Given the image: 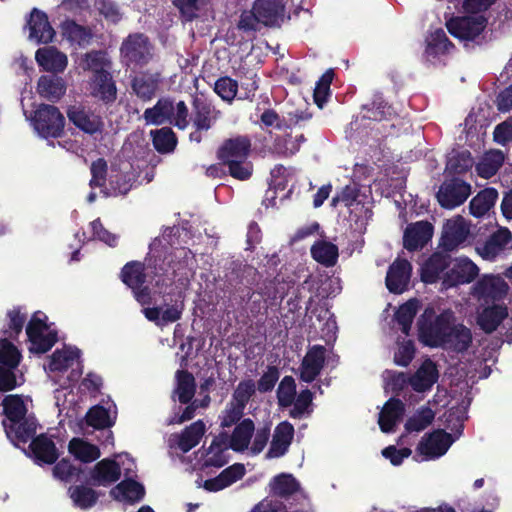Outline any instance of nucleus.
<instances>
[{"mask_svg": "<svg viewBox=\"0 0 512 512\" xmlns=\"http://www.w3.org/2000/svg\"><path fill=\"white\" fill-rule=\"evenodd\" d=\"M453 441L450 433L443 429H437L422 438L417 446V451L428 459L438 458L448 451Z\"/></svg>", "mask_w": 512, "mask_h": 512, "instance_id": "nucleus-8", "label": "nucleus"}, {"mask_svg": "<svg viewBox=\"0 0 512 512\" xmlns=\"http://www.w3.org/2000/svg\"><path fill=\"white\" fill-rule=\"evenodd\" d=\"M86 424L94 429L101 430L110 428L114 425L111 420L109 410L102 405L91 407L85 416Z\"/></svg>", "mask_w": 512, "mask_h": 512, "instance_id": "nucleus-56", "label": "nucleus"}, {"mask_svg": "<svg viewBox=\"0 0 512 512\" xmlns=\"http://www.w3.org/2000/svg\"><path fill=\"white\" fill-rule=\"evenodd\" d=\"M28 27L30 40L36 43H48L53 40L55 32L44 12L36 8L33 9L28 20Z\"/></svg>", "mask_w": 512, "mask_h": 512, "instance_id": "nucleus-21", "label": "nucleus"}, {"mask_svg": "<svg viewBox=\"0 0 512 512\" xmlns=\"http://www.w3.org/2000/svg\"><path fill=\"white\" fill-rule=\"evenodd\" d=\"M450 263L451 258L448 254L434 252L420 268L421 281L425 284L436 283L440 278V274L449 267Z\"/></svg>", "mask_w": 512, "mask_h": 512, "instance_id": "nucleus-22", "label": "nucleus"}, {"mask_svg": "<svg viewBox=\"0 0 512 512\" xmlns=\"http://www.w3.org/2000/svg\"><path fill=\"white\" fill-rule=\"evenodd\" d=\"M79 357L80 351L78 349H56L50 356L49 370L51 372H65Z\"/></svg>", "mask_w": 512, "mask_h": 512, "instance_id": "nucleus-51", "label": "nucleus"}, {"mask_svg": "<svg viewBox=\"0 0 512 512\" xmlns=\"http://www.w3.org/2000/svg\"><path fill=\"white\" fill-rule=\"evenodd\" d=\"M504 160V154L500 150H490L486 152L475 166L478 176L484 179H490L497 174Z\"/></svg>", "mask_w": 512, "mask_h": 512, "instance_id": "nucleus-45", "label": "nucleus"}, {"mask_svg": "<svg viewBox=\"0 0 512 512\" xmlns=\"http://www.w3.org/2000/svg\"><path fill=\"white\" fill-rule=\"evenodd\" d=\"M196 392L195 378L192 373L187 370H177L176 387L173 391L172 399L177 396L181 404H188L194 398Z\"/></svg>", "mask_w": 512, "mask_h": 512, "instance_id": "nucleus-40", "label": "nucleus"}, {"mask_svg": "<svg viewBox=\"0 0 512 512\" xmlns=\"http://www.w3.org/2000/svg\"><path fill=\"white\" fill-rule=\"evenodd\" d=\"M29 451L30 456L39 465L54 464L59 458V452L54 441L45 433L35 436L31 440Z\"/></svg>", "mask_w": 512, "mask_h": 512, "instance_id": "nucleus-14", "label": "nucleus"}, {"mask_svg": "<svg viewBox=\"0 0 512 512\" xmlns=\"http://www.w3.org/2000/svg\"><path fill=\"white\" fill-rule=\"evenodd\" d=\"M7 318L8 327L3 333L12 339H17L22 332L27 316L21 312V307H14L7 312Z\"/></svg>", "mask_w": 512, "mask_h": 512, "instance_id": "nucleus-60", "label": "nucleus"}, {"mask_svg": "<svg viewBox=\"0 0 512 512\" xmlns=\"http://www.w3.org/2000/svg\"><path fill=\"white\" fill-rule=\"evenodd\" d=\"M171 260L161 254L153 255L147 259V268L154 280L157 293L162 296H177L178 291H183L189 285L188 276H178L175 269H171Z\"/></svg>", "mask_w": 512, "mask_h": 512, "instance_id": "nucleus-1", "label": "nucleus"}, {"mask_svg": "<svg viewBox=\"0 0 512 512\" xmlns=\"http://www.w3.org/2000/svg\"><path fill=\"white\" fill-rule=\"evenodd\" d=\"M453 44L449 41L443 29H436L426 39L425 56L433 61L440 55L449 53Z\"/></svg>", "mask_w": 512, "mask_h": 512, "instance_id": "nucleus-43", "label": "nucleus"}, {"mask_svg": "<svg viewBox=\"0 0 512 512\" xmlns=\"http://www.w3.org/2000/svg\"><path fill=\"white\" fill-rule=\"evenodd\" d=\"M255 431V424L252 419H242L234 428L231 436H228L229 446L235 452L245 451L251 442Z\"/></svg>", "mask_w": 512, "mask_h": 512, "instance_id": "nucleus-32", "label": "nucleus"}, {"mask_svg": "<svg viewBox=\"0 0 512 512\" xmlns=\"http://www.w3.org/2000/svg\"><path fill=\"white\" fill-rule=\"evenodd\" d=\"M122 61L131 68L142 67L153 58V46L143 34L129 35L121 45Z\"/></svg>", "mask_w": 512, "mask_h": 512, "instance_id": "nucleus-4", "label": "nucleus"}, {"mask_svg": "<svg viewBox=\"0 0 512 512\" xmlns=\"http://www.w3.org/2000/svg\"><path fill=\"white\" fill-rule=\"evenodd\" d=\"M159 83V74H143L132 81L134 93L143 100H150L156 93Z\"/></svg>", "mask_w": 512, "mask_h": 512, "instance_id": "nucleus-50", "label": "nucleus"}, {"mask_svg": "<svg viewBox=\"0 0 512 512\" xmlns=\"http://www.w3.org/2000/svg\"><path fill=\"white\" fill-rule=\"evenodd\" d=\"M294 427L288 421L279 423L273 434L270 448L267 452L268 458H279L283 456L293 440Z\"/></svg>", "mask_w": 512, "mask_h": 512, "instance_id": "nucleus-24", "label": "nucleus"}, {"mask_svg": "<svg viewBox=\"0 0 512 512\" xmlns=\"http://www.w3.org/2000/svg\"><path fill=\"white\" fill-rule=\"evenodd\" d=\"M296 397V383L292 376H285L277 389L278 404L281 407H289Z\"/></svg>", "mask_w": 512, "mask_h": 512, "instance_id": "nucleus-59", "label": "nucleus"}, {"mask_svg": "<svg viewBox=\"0 0 512 512\" xmlns=\"http://www.w3.org/2000/svg\"><path fill=\"white\" fill-rule=\"evenodd\" d=\"M89 86L91 94L105 102H112L116 99L117 89L110 71L99 76L92 75Z\"/></svg>", "mask_w": 512, "mask_h": 512, "instance_id": "nucleus-35", "label": "nucleus"}, {"mask_svg": "<svg viewBox=\"0 0 512 512\" xmlns=\"http://www.w3.org/2000/svg\"><path fill=\"white\" fill-rule=\"evenodd\" d=\"M438 378L439 372L435 362L427 358L409 378V383L416 392H425L432 388Z\"/></svg>", "mask_w": 512, "mask_h": 512, "instance_id": "nucleus-23", "label": "nucleus"}, {"mask_svg": "<svg viewBox=\"0 0 512 512\" xmlns=\"http://www.w3.org/2000/svg\"><path fill=\"white\" fill-rule=\"evenodd\" d=\"M498 196V191L494 187H487L480 190L469 203L470 214L476 218L485 216L494 208Z\"/></svg>", "mask_w": 512, "mask_h": 512, "instance_id": "nucleus-34", "label": "nucleus"}, {"mask_svg": "<svg viewBox=\"0 0 512 512\" xmlns=\"http://www.w3.org/2000/svg\"><path fill=\"white\" fill-rule=\"evenodd\" d=\"M91 483L94 486H109L121 477L119 463L110 458H104L96 463L90 472Z\"/></svg>", "mask_w": 512, "mask_h": 512, "instance_id": "nucleus-18", "label": "nucleus"}, {"mask_svg": "<svg viewBox=\"0 0 512 512\" xmlns=\"http://www.w3.org/2000/svg\"><path fill=\"white\" fill-rule=\"evenodd\" d=\"M254 9L265 26H278L285 19V5L282 0H255Z\"/></svg>", "mask_w": 512, "mask_h": 512, "instance_id": "nucleus-17", "label": "nucleus"}, {"mask_svg": "<svg viewBox=\"0 0 512 512\" xmlns=\"http://www.w3.org/2000/svg\"><path fill=\"white\" fill-rule=\"evenodd\" d=\"M24 115L34 128H64L65 118L59 109L53 105L42 104L36 111L28 115L24 97L21 99Z\"/></svg>", "mask_w": 512, "mask_h": 512, "instance_id": "nucleus-9", "label": "nucleus"}, {"mask_svg": "<svg viewBox=\"0 0 512 512\" xmlns=\"http://www.w3.org/2000/svg\"><path fill=\"white\" fill-rule=\"evenodd\" d=\"M412 273V265L407 259L397 258L388 268L385 284L394 294L407 290Z\"/></svg>", "mask_w": 512, "mask_h": 512, "instance_id": "nucleus-10", "label": "nucleus"}, {"mask_svg": "<svg viewBox=\"0 0 512 512\" xmlns=\"http://www.w3.org/2000/svg\"><path fill=\"white\" fill-rule=\"evenodd\" d=\"M37 133V136L41 139H45L48 141V144L51 146H55V141L57 144L66 149L67 151H75L79 148V144L77 140L72 139V136H76L79 134V131L76 130H34ZM83 132L94 135L97 132H102V130H82Z\"/></svg>", "mask_w": 512, "mask_h": 512, "instance_id": "nucleus-20", "label": "nucleus"}, {"mask_svg": "<svg viewBox=\"0 0 512 512\" xmlns=\"http://www.w3.org/2000/svg\"><path fill=\"white\" fill-rule=\"evenodd\" d=\"M479 273L478 266L467 257L456 258L450 270L444 274L443 284L454 287L459 284L471 283Z\"/></svg>", "mask_w": 512, "mask_h": 512, "instance_id": "nucleus-11", "label": "nucleus"}, {"mask_svg": "<svg viewBox=\"0 0 512 512\" xmlns=\"http://www.w3.org/2000/svg\"><path fill=\"white\" fill-rule=\"evenodd\" d=\"M287 294L285 283L279 278L274 277L273 279H266L262 282L261 286L257 291L249 292L248 298L252 299L256 295L263 298L265 301H282Z\"/></svg>", "mask_w": 512, "mask_h": 512, "instance_id": "nucleus-44", "label": "nucleus"}, {"mask_svg": "<svg viewBox=\"0 0 512 512\" xmlns=\"http://www.w3.org/2000/svg\"><path fill=\"white\" fill-rule=\"evenodd\" d=\"M434 227L428 221L409 224L403 235V246L408 251L422 249L433 237Z\"/></svg>", "mask_w": 512, "mask_h": 512, "instance_id": "nucleus-13", "label": "nucleus"}, {"mask_svg": "<svg viewBox=\"0 0 512 512\" xmlns=\"http://www.w3.org/2000/svg\"><path fill=\"white\" fill-rule=\"evenodd\" d=\"M445 339L447 342H445V345L441 346V348L463 353L468 350L472 343V333L464 324L459 323L452 325L451 323Z\"/></svg>", "mask_w": 512, "mask_h": 512, "instance_id": "nucleus-29", "label": "nucleus"}, {"mask_svg": "<svg viewBox=\"0 0 512 512\" xmlns=\"http://www.w3.org/2000/svg\"><path fill=\"white\" fill-rule=\"evenodd\" d=\"M68 492L74 505L81 509L93 507L99 498L98 493L94 489L85 485L71 486Z\"/></svg>", "mask_w": 512, "mask_h": 512, "instance_id": "nucleus-52", "label": "nucleus"}, {"mask_svg": "<svg viewBox=\"0 0 512 512\" xmlns=\"http://www.w3.org/2000/svg\"><path fill=\"white\" fill-rule=\"evenodd\" d=\"M208 2L209 0H174V5L186 20L191 21L207 6Z\"/></svg>", "mask_w": 512, "mask_h": 512, "instance_id": "nucleus-64", "label": "nucleus"}, {"mask_svg": "<svg viewBox=\"0 0 512 512\" xmlns=\"http://www.w3.org/2000/svg\"><path fill=\"white\" fill-rule=\"evenodd\" d=\"M251 150V141L247 136L226 139L217 149L216 157L222 164L231 160H247Z\"/></svg>", "mask_w": 512, "mask_h": 512, "instance_id": "nucleus-12", "label": "nucleus"}, {"mask_svg": "<svg viewBox=\"0 0 512 512\" xmlns=\"http://www.w3.org/2000/svg\"><path fill=\"white\" fill-rule=\"evenodd\" d=\"M37 430V421L35 417L28 416L17 423L10 424L4 428L7 438L15 445L27 443L34 438Z\"/></svg>", "mask_w": 512, "mask_h": 512, "instance_id": "nucleus-25", "label": "nucleus"}, {"mask_svg": "<svg viewBox=\"0 0 512 512\" xmlns=\"http://www.w3.org/2000/svg\"><path fill=\"white\" fill-rule=\"evenodd\" d=\"M152 143L156 151L165 154L172 152L177 145L173 130H150Z\"/></svg>", "mask_w": 512, "mask_h": 512, "instance_id": "nucleus-57", "label": "nucleus"}, {"mask_svg": "<svg viewBox=\"0 0 512 512\" xmlns=\"http://www.w3.org/2000/svg\"><path fill=\"white\" fill-rule=\"evenodd\" d=\"M206 431L205 423L202 420H197L187 426L180 434L178 440L179 449L187 453L196 447Z\"/></svg>", "mask_w": 512, "mask_h": 512, "instance_id": "nucleus-47", "label": "nucleus"}, {"mask_svg": "<svg viewBox=\"0 0 512 512\" xmlns=\"http://www.w3.org/2000/svg\"><path fill=\"white\" fill-rule=\"evenodd\" d=\"M147 264L139 261H130L121 269V280L130 289L142 286L146 282L147 274L145 269Z\"/></svg>", "mask_w": 512, "mask_h": 512, "instance_id": "nucleus-46", "label": "nucleus"}, {"mask_svg": "<svg viewBox=\"0 0 512 512\" xmlns=\"http://www.w3.org/2000/svg\"><path fill=\"white\" fill-rule=\"evenodd\" d=\"M21 360L18 348L7 338L0 339V366L17 368Z\"/></svg>", "mask_w": 512, "mask_h": 512, "instance_id": "nucleus-58", "label": "nucleus"}, {"mask_svg": "<svg viewBox=\"0 0 512 512\" xmlns=\"http://www.w3.org/2000/svg\"><path fill=\"white\" fill-rule=\"evenodd\" d=\"M512 233L506 227H501L493 232L479 248L480 255L487 260L495 259L511 242Z\"/></svg>", "mask_w": 512, "mask_h": 512, "instance_id": "nucleus-28", "label": "nucleus"}, {"mask_svg": "<svg viewBox=\"0 0 512 512\" xmlns=\"http://www.w3.org/2000/svg\"><path fill=\"white\" fill-rule=\"evenodd\" d=\"M333 71H326L316 84L314 89V102L321 109L325 105L330 95V85L333 80Z\"/></svg>", "mask_w": 512, "mask_h": 512, "instance_id": "nucleus-62", "label": "nucleus"}, {"mask_svg": "<svg viewBox=\"0 0 512 512\" xmlns=\"http://www.w3.org/2000/svg\"><path fill=\"white\" fill-rule=\"evenodd\" d=\"M35 60L42 70L54 74L62 73L68 65V57L54 46L39 48Z\"/></svg>", "mask_w": 512, "mask_h": 512, "instance_id": "nucleus-15", "label": "nucleus"}, {"mask_svg": "<svg viewBox=\"0 0 512 512\" xmlns=\"http://www.w3.org/2000/svg\"><path fill=\"white\" fill-rule=\"evenodd\" d=\"M3 414L5 419L2 421L4 428L8 423H17L19 420H23L27 416V407L20 395L10 394L4 397L2 401Z\"/></svg>", "mask_w": 512, "mask_h": 512, "instance_id": "nucleus-39", "label": "nucleus"}, {"mask_svg": "<svg viewBox=\"0 0 512 512\" xmlns=\"http://www.w3.org/2000/svg\"><path fill=\"white\" fill-rule=\"evenodd\" d=\"M110 495L116 500L121 498L128 503L134 504L144 498L145 488L134 479H125L110 491Z\"/></svg>", "mask_w": 512, "mask_h": 512, "instance_id": "nucleus-37", "label": "nucleus"}, {"mask_svg": "<svg viewBox=\"0 0 512 512\" xmlns=\"http://www.w3.org/2000/svg\"><path fill=\"white\" fill-rule=\"evenodd\" d=\"M508 316L506 306L493 305L486 307L478 316V325L487 334L494 332L502 321Z\"/></svg>", "mask_w": 512, "mask_h": 512, "instance_id": "nucleus-42", "label": "nucleus"}, {"mask_svg": "<svg viewBox=\"0 0 512 512\" xmlns=\"http://www.w3.org/2000/svg\"><path fill=\"white\" fill-rule=\"evenodd\" d=\"M37 92L48 100L58 101L66 92V84L59 76L42 75L37 83Z\"/></svg>", "mask_w": 512, "mask_h": 512, "instance_id": "nucleus-41", "label": "nucleus"}, {"mask_svg": "<svg viewBox=\"0 0 512 512\" xmlns=\"http://www.w3.org/2000/svg\"><path fill=\"white\" fill-rule=\"evenodd\" d=\"M188 108L183 101L174 102L170 98H161L152 107L144 112L147 125H174L178 128H185L187 122Z\"/></svg>", "mask_w": 512, "mask_h": 512, "instance_id": "nucleus-3", "label": "nucleus"}, {"mask_svg": "<svg viewBox=\"0 0 512 512\" xmlns=\"http://www.w3.org/2000/svg\"><path fill=\"white\" fill-rule=\"evenodd\" d=\"M453 319L451 311L436 315L433 308H426L417 322L419 341L430 348H441L447 342L445 337Z\"/></svg>", "mask_w": 512, "mask_h": 512, "instance_id": "nucleus-2", "label": "nucleus"}, {"mask_svg": "<svg viewBox=\"0 0 512 512\" xmlns=\"http://www.w3.org/2000/svg\"><path fill=\"white\" fill-rule=\"evenodd\" d=\"M487 22L488 18L484 14L465 13L448 20L446 27L451 35L461 41H475L484 32Z\"/></svg>", "mask_w": 512, "mask_h": 512, "instance_id": "nucleus-5", "label": "nucleus"}, {"mask_svg": "<svg viewBox=\"0 0 512 512\" xmlns=\"http://www.w3.org/2000/svg\"><path fill=\"white\" fill-rule=\"evenodd\" d=\"M326 362V348L323 345L309 347L299 367L302 382L312 383L321 374Z\"/></svg>", "mask_w": 512, "mask_h": 512, "instance_id": "nucleus-7", "label": "nucleus"}, {"mask_svg": "<svg viewBox=\"0 0 512 512\" xmlns=\"http://www.w3.org/2000/svg\"><path fill=\"white\" fill-rule=\"evenodd\" d=\"M69 452L84 463H90L100 457L98 446L91 444L80 438H73L69 442Z\"/></svg>", "mask_w": 512, "mask_h": 512, "instance_id": "nucleus-49", "label": "nucleus"}, {"mask_svg": "<svg viewBox=\"0 0 512 512\" xmlns=\"http://www.w3.org/2000/svg\"><path fill=\"white\" fill-rule=\"evenodd\" d=\"M184 298V292L178 291L175 299H170V302H173V304H168L167 307L161 311V318L164 323H173L181 318L184 308Z\"/></svg>", "mask_w": 512, "mask_h": 512, "instance_id": "nucleus-63", "label": "nucleus"}, {"mask_svg": "<svg viewBox=\"0 0 512 512\" xmlns=\"http://www.w3.org/2000/svg\"><path fill=\"white\" fill-rule=\"evenodd\" d=\"M507 289L506 282L498 276H484L476 283L478 293L487 297L501 296Z\"/></svg>", "mask_w": 512, "mask_h": 512, "instance_id": "nucleus-53", "label": "nucleus"}, {"mask_svg": "<svg viewBox=\"0 0 512 512\" xmlns=\"http://www.w3.org/2000/svg\"><path fill=\"white\" fill-rule=\"evenodd\" d=\"M244 410L245 407L230 401L219 416L220 426L222 428H229L237 425L244 415Z\"/></svg>", "mask_w": 512, "mask_h": 512, "instance_id": "nucleus-61", "label": "nucleus"}, {"mask_svg": "<svg viewBox=\"0 0 512 512\" xmlns=\"http://www.w3.org/2000/svg\"><path fill=\"white\" fill-rule=\"evenodd\" d=\"M405 411L404 403L398 398H390L379 414L378 424L382 432L389 433L394 430L396 423L402 418Z\"/></svg>", "mask_w": 512, "mask_h": 512, "instance_id": "nucleus-31", "label": "nucleus"}, {"mask_svg": "<svg viewBox=\"0 0 512 512\" xmlns=\"http://www.w3.org/2000/svg\"><path fill=\"white\" fill-rule=\"evenodd\" d=\"M265 132L264 148L272 153L288 156L295 154L300 149L298 141L293 140V137L288 133L275 135L272 130H265Z\"/></svg>", "mask_w": 512, "mask_h": 512, "instance_id": "nucleus-26", "label": "nucleus"}, {"mask_svg": "<svg viewBox=\"0 0 512 512\" xmlns=\"http://www.w3.org/2000/svg\"><path fill=\"white\" fill-rule=\"evenodd\" d=\"M310 254L312 259L318 264L326 268H331L338 262L339 248L330 241L319 239L312 244Z\"/></svg>", "mask_w": 512, "mask_h": 512, "instance_id": "nucleus-30", "label": "nucleus"}, {"mask_svg": "<svg viewBox=\"0 0 512 512\" xmlns=\"http://www.w3.org/2000/svg\"><path fill=\"white\" fill-rule=\"evenodd\" d=\"M435 418V412L428 406H422L413 416L407 419L405 430L408 433L426 429Z\"/></svg>", "mask_w": 512, "mask_h": 512, "instance_id": "nucleus-54", "label": "nucleus"}, {"mask_svg": "<svg viewBox=\"0 0 512 512\" xmlns=\"http://www.w3.org/2000/svg\"><path fill=\"white\" fill-rule=\"evenodd\" d=\"M299 490V481L290 473H280L269 482V493L275 497L286 499Z\"/></svg>", "mask_w": 512, "mask_h": 512, "instance_id": "nucleus-38", "label": "nucleus"}, {"mask_svg": "<svg viewBox=\"0 0 512 512\" xmlns=\"http://www.w3.org/2000/svg\"><path fill=\"white\" fill-rule=\"evenodd\" d=\"M471 194V185L459 178L445 180L436 194L442 208L454 209L462 205Z\"/></svg>", "mask_w": 512, "mask_h": 512, "instance_id": "nucleus-6", "label": "nucleus"}, {"mask_svg": "<svg viewBox=\"0 0 512 512\" xmlns=\"http://www.w3.org/2000/svg\"><path fill=\"white\" fill-rule=\"evenodd\" d=\"M420 307V302L416 298L409 299L399 306L395 312V320L401 326V332L408 336L412 327L413 320Z\"/></svg>", "mask_w": 512, "mask_h": 512, "instance_id": "nucleus-48", "label": "nucleus"}, {"mask_svg": "<svg viewBox=\"0 0 512 512\" xmlns=\"http://www.w3.org/2000/svg\"><path fill=\"white\" fill-rule=\"evenodd\" d=\"M37 133V136L41 139H45L48 141V144L51 146H55V141L57 144L66 149L67 151H75L79 148V144L77 140L72 139V136H76L79 134V131L76 130H34ZM83 132L94 135L97 132H102V130H82Z\"/></svg>", "mask_w": 512, "mask_h": 512, "instance_id": "nucleus-19", "label": "nucleus"}, {"mask_svg": "<svg viewBox=\"0 0 512 512\" xmlns=\"http://www.w3.org/2000/svg\"><path fill=\"white\" fill-rule=\"evenodd\" d=\"M67 116L76 128H101V118L81 104H74L67 109Z\"/></svg>", "mask_w": 512, "mask_h": 512, "instance_id": "nucleus-36", "label": "nucleus"}, {"mask_svg": "<svg viewBox=\"0 0 512 512\" xmlns=\"http://www.w3.org/2000/svg\"><path fill=\"white\" fill-rule=\"evenodd\" d=\"M78 64L84 71L92 72V75H101L111 70V60L106 52L91 51L82 54L78 59Z\"/></svg>", "mask_w": 512, "mask_h": 512, "instance_id": "nucleus-33", "label": "nucleus"}, {"mask_svg": "<svg viewBox=\"0 0 512 512\" xmlns=\"http://www.w3.org/2000/svg\"><path fill=\"white\" fill-rule=\"evenodd\" d=\"M474 164L473 157L468 150L457 152L449 157L446 170L453 175H461L468 172Z\"/></svg>", "mask_w": 512, "mask_h": 512, "instance_id": "nucleus-55", "label": "nucleus"}, {"mask_svg": "<svg viewBox=\"0 0 512 512\" xmlns=\"http://www.w3.org/2000/svg\"><path fill=\"white\" fill-rule=\"evenodd\" d=\"M469 233V227L462 217L448 221L441 237L440 246L445 252H452L467 240Z\"/></svg>", "mask_w": 512, "mask_h": 512, "instance_id": "nucleus-16", "label": "nucleus"}, {"mask_svg": "<svg viewBox=\"0 0 512 512\" xmlns=\"http://www.w3.org/2000/svg\"><path fill=\"white\" fill-rule=\"evenodd\" d=\"M229 448L228 434L220 432L213 438L210 446L207 448L206 455L208 457L204 461V466L220 468L226 465L229 461V456L225 452Z\"/></svg>", "mask_w": 512, "mask_h": 512, "instance_id": "nucleus-27", "label": "nucleus"}]
</instances>
